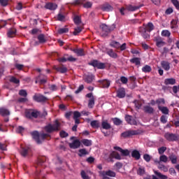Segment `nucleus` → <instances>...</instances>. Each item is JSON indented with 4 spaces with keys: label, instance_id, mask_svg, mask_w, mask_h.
Returning a JSON list of instances; mask_svg holds the SVG:
<instances>
[{
    "label": "nucleus",
    "instance_id": "f257e3e1",
    "mask_svg": "<svg viewBox=\"0 0 179 179\" xmlns=\"http://www.w3.org/2000/svg\"><path fill=\"white\" fill-rule=\"evenodd\" d=\"M47 112H41L36 110V109H26L24 111V115L27 120H34L37 118H45L47 117Z\"/></svg>",
    "mask_w": 179,
    "mask_h": 179
},
{
    "label": "nucleus",
    "instance_id": "f03ea898",
    "mask_svg": "<svg viewBox=\"0 0 179 179\" xmlns=\"http://www.w3.org/2000/svg\"><path fill=\"white\" fill-rule=\"evenodd\" d=\"M31 135L34 139V141L40 145V143H42L43 141H45V139H47L48 141H50L51 139V135L50 134H45V133H38L37 131H34L31 132Z\"/></svg>",
    "mask_w": 179,
    "mask_h": 179
},
{
    "label": "nucleus",
    "instance_id": "7ed1b4c3",
    "mask_svg": "<svg viewBox=\"0 0 179 179\" xmlns=\"http://www.w3.org/2000/svg\"><path fill=\"white\" fill-rule=\"evenodd\" d=\"M115 24H113L110 26H108L106 24H102L100 26V29H101L102 36L107 37L111 33V31H114L115 30Z\"/></svg>",
    "mask_w": 179,
    "mask_h": 179
},
{
    "label": "nucleus",
    "instance_id": "20e7f679",
    "mask_svg": "<svg viewBox=\"0 0 179 179\" xmlns=\"http://www.w3.org/2000/svg\"><path fill=\"white\" fill-rule=\"evenodd\" d=\"M59 127H61V123L58 120H55L53 124H49L45 127V131L48 134H52V132H57L59 131Z\"/></svg>",
    "mask_w": 179,
    "mask_h": 179
},
{
    "label": "nucleus",
    "instance_id": "39448f33",
    "mask_svg": "<svg viewBox=\"0 0 179 179\" xmlns=\"http://www.w3.org/2000/svg\"><path fill=\"white\" fill-rule=\"evenodd\" d=\"M110 47H112V48H115V50H120V51H125L127 50V43H124L121 45L120 42L116 41H112L110 44Z\"/></svg>",
    "mask_w": 179,
    "mask_h": 179
},
{
    "label": "nucleus",
    "instance_id": "423d86ee",
    "mask_svg": "<svg viewBox=\"0 0 179 179\" xmlns=\"http://www.w3.org/2000/svg\"><path fill=\"white\" fill-rule=\"evenodd\" d=\"M110 47H112V48H115V50H120V51H125L127 50V43H124L121 45L120 42L116 41H112L110 44Z\"/></svg>",
    "mask_w": 179,
    "mask_h": 179
},
{
    "label": "nucleus",
    "instance_id": "0eeeda50",
    "mask_svg": "<svg viewBox=\"0 0 179 179\" xmlns=\"http://www.w3.org/2000/svg\"><path fill=\"white\" fill-rule=\"evenodd\" d=\"M89 65L93 66L94 68H97V69H105L106 64L101 63L98 60L94 59L89 63Z\"/></svg>",
    "mask_w": 179,
    "mask_h": 179
},
{
    "label": "nucleus",
    "instance_id": "6e6552de",
    "mask_svg": "<svg viewBox=\"0 0 179 179\" xmlns=\"http://www.w3.org/2000/svg\"><path fill=\"white\" fill-rule=\"evenodd\" d=\"M164 138L169 142H177V141H179L178 135L174 134L173 133H166L164 134Z\"/></svg>",
    "mask_w": 179,
    "mask_h": 179
},
{
    "label": "nucleus",
    "instance_id": "1a4fd4ad",
    "mask_svg": "<svg viewBox=\"0 0 179 179\" xmlns=\"http://www.w3.org/2000/svg\"><path fill=\"white\" fill-rule=\"evenodd\" d=\"M33 99L34 101H36L37 103H45L46 101H48V98L41 94H35L33 96Z\"/></svg>",
    "mask_w": 179,
    "mask_h": 179
},
{
    "label": "nucleus",
    "instance_id": "9d476101",
    "mask_svg": "<svg viewBox=\"0 0 179 179\" xmlns=\"http://www.w3.org/2000/svg\"><path fill=\"white\" fill-rule=\"evenodd\" d=\"M47 76L43 74H39L38 77H36V79L35 80V83H38L39 85H45L47 83Z\"/></svg>",
    "mask_w": 179,
    "mask_h": 179
},
{
    "label": "nucleus",
    "instance_id": "9b49d317",
    "mask_svg": "<svg viewBox=\"0 0 179 179\" xmlns=\"http://www.w3.org/2000/svg\"><path fill=\"white\" fill-rule=\"evenodd\" d=\"M134 135H139V131L137 130H129L121 134L122 138H129Z\"/></svg>",
    "mask_w": 179,
    "mask_h": 179
},
{
    "label": "nucleus",
    "instance_id": "f8f14e48",
    "mask_svg": "<svg viewBox=\"0 0 179 179\" xmlns=\"http://www.w3.org/2000/svg\"><path fill=\"white\" fill-rule=\"evenodd\" d=\"M124 120L127 122V124H129L130 125H138L136 120L134 119V117H133L132 115H126Z\"/></svg>",
    "mask_w": 179,
    "mask_h": 179
},
{
    "label": "nucleus",
    "instance_id": "ddd939ff",
    "mask_svg": "<svg viewBox=\"0 0 179 179\" xmlns=\"http://www.w3.org/2000/svg\"><path fill=\"white\" fill-rule=\"evenodd\" d=\"M113 158L116 159V160H121V155L120 153L113 151L108 159V162H114Z\"/></svg>",
    "mask_w": 179,
    "mask_h": 179
},
{
    "label": "nucleus",
    "instance_id": "4468645a",
    "mask_svg": "<svg viewBox=\"0 0 179 179\" xmlns=\"http://www.w3.org/2000/svg\"><path fill=\"white\" fill-rule=\"evenodd\" d=\"M31 149L29 147H22L20 150V155L22 157H27L31 153Z\"/></svg>",
    "mask_w": 179,
    "mask_h": 179
},
{
    "label": "nucleus",
    "instance_id": "2eb2a0df",
    "mask_svg": "<svg viewBox=\"0 0 179 179\" xmlns=\"http://www.w3.org/2000/svg\"><path fill=\"white\" fill-rule=\"evenodd\" d=\"M116 94H117V97H118V99H124V97H125V88L124 87H120L119 88L117 92H116Z\"/></svg>",
    "mask_w": 179,
    "mask_h": 179
},
{
    "label": "nucleus",
    "instance_id": "dca6fc26",
    "mask_svg": "<svg viewBox=\"0 0 179 179\" xmlns=\"http://www.w3.org/2000/svg\"><path fill=\"white\" fill-rule=\"evenodd\" d=\"M53 69H55L57 72H59L60 73H66V72H68V68H66L64 65H62L58 67H57V66H54Z\"/></svg>",
    "mask_w": 179,
    "mask_h": 179
},
{
    "label": "nucleus",
    "instance_id": "f3484780",
    "mask_svg": "<svg viewBox=\"0 0 179 179\" xmlns=\"http://www.w3.org/2000/svg\"><path fill=\"white\" fill-rule=\"evenodd\" d=\"M58 8V5L55 3H46L45 5V8L48 9L49 10H55Z\"/></svg>",
    "mask_w": 179,
    "mask_h": 179
},
{
    "label": "nucleus",
    "instance_id": "a211bd4d",
    "mask_svg": "<svg viewBox=\"0 0 179 179\" xmlns=\"http://www.w3.org/2000/svg\"><path fill=\"white\" fill-rule=\"evenodd\" d=\"M113 149H115V150H117L118 152H120V153L122 154V156H129V150H122L121 147H118V146H115Z\"/></svg>",
    "mask_w": 179,
    "mask_h": 179
},
{
    "label": "nucleus",
    "instance_id": "6ab92c4d",
    "mask_svg": "<svg viewBox=\"0 0 179 179\" xmlns=\"http://www.w3.org/2000/svg\"><path fill=\"white\" fill-rule=\"evenodd\" d=\"M71 149H78L80 148V141L78 139L74 140L73 143H69Z\"/></svg>",
    "mask_w": 179,
    "mask_h": 179
},
{
    "label": "nucleus",
    "instance_id": "aec40b11",
    "mask_svg": "<svg viewBox=\"0 0 179 179\" xmlns=\"http://www.w3.org/2000/svg\"><path fill=\"white\" fill-rule=\"evenodd\" d=\"M106 54L110 56V58H113L114 59H117V58H118V54L114 52V50L113 49H107Z\"/></svg>",
    "mask_w": 179,
    "mask_h": 179
},
{
    "label": "nucleus",
    "instance_id": "412c9836",
    "mask_svg": "<svg viewBox=\"0 0 179 179\" xmlns=\"http://www.w3.org/2000/svg\"><path fill=\"white\" fill-rule=\"evenodd\" d=\"M101 9L103 12H111V10L114 9V8H113V6H111V5H110L109 3H106L101 6Z\"/></svg>",
    "mask_w": 179,
    "mask_h": 179
},
{
    "label": "nucleus",
    "instance_id": "4be33fe9",
    "mask_svg": "<svg viewBox=\"0 0 179 179\" xmlns=\"http://www.w3.org/2000/svg\"><path fill=\"white\" fill-rule=\"evenodd\" d=\"M141 8H142V5H139V6L129 5L126 6V10L130 12H135V10H138V9H141Z\"/></svg>",
    "mask_w": 179,
    "mask_h": 179
},
{
    "label": "nucleus",
    "instance_id": "5701e85b",
    "mask_svg": "<svg viewBox=\"0 0 179 179\" xmlns=\"http://www.w3.org/2000/svg\"><path fill=\"white\" fill-rule=\"evenodd\" d=\"M71 51H73V52L76 54V55H78V57H85V50L82 48L71 49Z\"/></svg>",
    "mask_w": 179,
    "mask_h": 179
},
{
    "label": "nucleus",
    "instance_id": "b1692460",
    "mask_svg": "<svg viewBox=\"0 0 179 179\" xmlns=\"http://www.w3.org/2000/svg\"><path fill=\"white\" fill-rule=\"evenodd\" d=\"M17 31L16 30V28L10 29L7 32L8 37H10V38L15 37V36H16Z\"/></svg>",
    "mask_w": 179,
    "mask_h": 179
},
{
    "label": "nucleus",
    "instance_id": "393cba45",
    "mask_svg": "<svg viewBox=\"0 0 179 179\" xmlns=\"http://www.w3.org/2000/svg\"><path fill=\"white\" fill-rule=\"evenodd\" d=\"M99 83L101 85V87H102L103 88H108L110 87V80H99Z\"/></svg>",
    "mask_w": 179,
    "mask_h": 179
},
{
    "label": "nucleus",
    "instance_id": "a878e982",
    "mask_svg": "<svg viewBox=\"0 0 179 179\" xmlns=\"http://www.w3.org/2000/svg\"><path fill=\"white\" fill-rule=\"evenodd\" d=\"M131 157L136 160H139L141 159V152L138 150H134L131 152Z\"/></svg>",
    "mask_w": 179,
    "mask_h": 179
},
{
    "label": "nucleus",
    "instance_id": "bb28decb",
    "mask_svg": "<svg viewBox=\"0 0 179 179\" xmlns=\"http://www.w3.org/2000/svg\"><path fill=\"white\" fill-rule=\"evenodd\" d=\"M143 110L144 113H146L147 114H153V113H155V109L150 106H145L143 107Z\"/></svg>",
    "mask_w": 179,
    "mask_h": 179
},
{
    "label": "nucleus",
    "instance_id": "cd10ccee",
    "mask_svg": "<svg viewBox=\"0 0 179 179\" xmlns=\"http://www.w3.org/2000/svg\"><path fill=\"white\" fill-rule=\"evenodd\" d=\"M84 80L85 82H86V83H92V82L94 80V76H93L92 74L85 76L84 77Z\"/></svg>",
    "mask_w": 179,
    "mask_h": 179
},
{
    "label": "nucleus",
    "instance_id": "c85d7f7f",
    "mask_svg": "<svg viewBox=\"0 0 179 179\" xmlns=\"http://www.w3.org/2000/svg\"><path fill=\"white\" fill-rule=\"evenodd\" d=\"M161 66L164 71H170V63L166 61L161 62Z\"/></svg>",
    "mask_w": 179,
    "mask_h": 179
},
{
    "label": "nucleus",
    "instance_id": "c756f323",
    "mask_svg": "<svg viewBox=\"0 0 179 179\" xmlns=\"http://www.w3.org/2000/svg\"><path fill=\"white\" fill-rule=\"evenodd\" d=\"M0 115L6 117V115H10V112H9V110L5 108H0Z\"/></svg>",
    "mask_w": 179,
    "mask_h": 179
},
{
    "label": "nucleus",
    "instance_id": "7c9ffc66",
    "mask_svg": "<svg viewBox=\"0 0 179 179\" xmlns=\"http://www.w3.org/2000/svg\"><path fill=\"white\" fill-rule=\"evenodd\" d=\"M101 127L103 129H111V124H110L107 120H105L101 122Z\"/></svg>",
    "mask_w": 179,
    "mask_h": 179
},
{
    "label": "nucleus",
    "instance_id": "2f4dec72",
    "mask_svg": "<svg viewBox=\"0 0 179 179\" xmlns=\"http://www.w3.org/2000/svg\"><path fill=\"white\" fill-rule=\"evenodd\" d=\"M103 177H104V176H105V177H107V176L108 177H115L116 173H115V172H114L111 170H109V171H106V172L103 171Z\"/></svg>",
    "mask_w": 179,
    "mask_h": 179
},
{
    "label": "nucleus",
    "instance_id": "473e14b6",
    "mask_svg": "<svg viewBox=\"0 0 179 179\" xmlns=\"http://www.w3.org/2000/svg\"><path fill=\"white\" fill-rule=\"evenodd\" d=\"M156 45L158 48H162V47L166 45V42L163 41L161 38L159 39H156Z\"/></svg>",
    "mask_w": 179,
    "mask_h": 179
},
{
    "label": "nucleus",
    "instance_id": "72a5a7b5",
    "mask_svg": "<svg viewBox=\"0 0 179 179\" xmlns=\"http://www.w3.org/2000/svg\"><path fill=\"white\" fill-rule=\"evenodd\" d=\"M47 157L42 156L38 158L37 166H43V163H45Z\"/></svg>",
    "mask_w": 179,
    "mask_h": 179
},
{
    "label": "nucleus",
    "instance_id": "f704fd0d",
    "mask_svg": "<svg viewBox=\"0 0 179 179\" xmlns=\"http://www.w3.org/2000/svg\"><path fill=\"white\" fill-rule=\"evenodd\" d=\"M145 29L148 33H150V31L155 30V25H153V23L152 22H148V24L145 26Z\"/></svg>",
    "mask_w": 179,
    "mask_h": 179
},
{
    "label": "nucleus",
    "instance_id": "c9c22d12",
    "mask_svg": "<svg viewBox=\"0 0 179 179\" xmlns=\"http://www.w3.org/2000/svg\"><path fill=\"white\" fill-rule=\"evenodd\" d=\"M130 62L131 64H135L136 66L141 65V58L139 57H134L130 59Z\"/></svg>",
    "mask_w": 179,
    "mask_h": 179
},
{
    "label": "nucleus",
    "instance_id": "e433bc0d",
    "mask_svg": "<svg viewBox=\"0 0 179 179\" xmlns=\"http://www.w3.org/2000/svg\"><path fill=\"white\" fill-rule=\"evenodd\" d=\"M168 160H169V158L167 157V156L163 155L159 157V161L157 162V163L158 164H162V162L166 163Z\"/></svg>",
    "mask_w": 179,
    "mask_h": 179
},
{
    "label": "nucleus",
    "instance_id": "4c0bfd02",
    "mask_svg": "<svg viewBox=\"0 0 179 179\" xmlns=\"http://www.w3.org/2000/svg\"><path fill=\"white\" fill-rule=\"evenodd\" d=\"M78 152H79L78 156L80 157H83V156H86V155H89V152H87V150H86V149L85 148L80 149Z\"/></svg>",
    "mask_w": 179,
    "mask_h": 179
},
{
    "label": "nucleus",
    "instance_id": "58836bf2",
    "mask_svg": "<svg viewBox=\"0 0 179 179\" xmlns=\"http://www.w3.org/2000/svg\"><path fill=\"white\" fill-rule=\"evenodd\" d=\"M164 85H176V79L174 78H166L164 80Z\"/></svg>",
    "mask_w": 179,
    "mask_h": 179
},
{
    "label": "nucleus",
    "instance_id": "ea45409f",
    "mask_svg": "<svg viewBox=\"0 0 179 179\" xmlns=\"http://www.w3.org/2000/svg\"><path fill=\"white\" fill-rule=\"evenodd\" d=\"M90 125L92 128H100V122L99 120H93L91 122Z\"/></svg>",
    "mask_w": 179,
    "mask_h": 179
},
{
    "label": "nucleus",
    "instance_id": "a19ab883",
    "mask_svg": "<svg viewBox=\"0 0 179 179\" xmlns=\"http://www.w3.org/2000/svg\"><path fill=\"white\" fill-rule=\"evenodd\" d=\"M159 110L162 111V114L167 115L169 114V108L166 106H158Z\"/></svg>",
    "mask_w": 179,
    "mask_h": 179
},
{
    "label": "nucleus",
    "instance_id": "79ce46f5",
    "mask_svg": "<svg viewBox=\"0 0 179 179\" xmlns=\"http://www.w3.org/2000/svg\"><path fill=\"white\" fill-rule=\"evenodd\" d=\"M112 121L114 125L120 126L121 124H122V120L118 117L112 118Z\"/></svg>",
    "mask_w": 179,
    "mask_h": 179
},
{
    "label": "nucleus",
    "instance_id": "37998d69",
    "mask_svg": "<svg viewBox=\"0 0 179 179\" xmlns=\"http://www.w3.org/2000/svg\"><path fill=\"white\" fill-rule=\"evenodd\" d=\"M73 22L75 24L79 25L82 23V17L79 15H76L73 18Z\"/></svg>",
    "mask_w": 179,
    "mask_h": 179
},
{
    "label": "nucleus",
    "instance_id": "c03bdc74",
    "mask_svg": "<svg viewBox=\"0 0 179 179\" xmlns=\"http://www.w3.org/2000/svg\"><path fill=\"white\" fill-rule=\"evenodd\" d=\"M142 72H144V73H149V72H152V67L149 65H145L142 68Z\"/></svg>",
    "mask_w": 179,
    "mask_h": 179
},
{
    "label": "nucleus",
    "instance_id": "a18cd8bd",
    "mask_svg": "<svg viewBox=\"0 0 179 179\" xmlns=\"http://www.w3.org/2000/svg\"><path fill=\"white\" fill-rule=\"evenodd\" d=\"M133 103H134L136 108H137V110H141V107H142V103L141 102V101L135 99L133 101Z\"/></svg>",
    "mask_w": 179,
    "mask_h": 179
},
{
    "label": "nucleus",
    "instance_id": "49530a36",
    "mask_svg": "<svg viewBox=\"0 0 179 179\" xmlns=\"http://www.w3.org/2000/svg\"><path fill=\"white\" fill-rule=\"evenodd\" d=\"M169 159H170L172 164H177V156H176V155L171 154L169 156Z\"/></svg>",
    "mask_w": 179,
    "mask_h": 179
},
{
    "label": "nucleus",
    "instance_id": "de8ad7c7",
    "mask_svg": "<svg viewBox=\"0 0 179 179\" xmlns=\"http://www.w3.org/2000/svg\"><path fill=\"white\" fill-rule=\"evenodd\" d=\"M159 164L158 169L159 170H161L162 171H164V173H167V171H169V168L167 166L162 164Z\"/></svg>",
    "mask_w": 179,
    "mask_h": 179
},
{
    "label": "nucleus",
    "instance_id": "09e8293b",
    "mask_svg": "<svg viewBox=\"0 0 179 179\" xmlns=\"http://www.w3.org/2000/svg\"><path fill=\"white\" fill-rule=\"evenodd\" d=\"M155 176H157L160 179H168L169 178L166 175L162 174V173L155 171Z\"/></svg>",
    "mask_w": 179,
    "mask_h": 179
},
{
    "label": "nucleus",
    "instance_id": "8fccbe9b",
    "mask_svg": "<svg viewBox=\"0 0 179 179\" xmlns=\"http://www.w3.org/2000/svg\"><path fill=\"white\" fill-rule=\"evenodd\" d=\"M38 40L39 41V43L44 44V43H45V41H47V40H45V36H44V34H40L38 36Z\"/></svg>",
    "mask_w": 179,
    "mask_h": 179
},
{
    "label": "nucleus",
    "instance_id": "3c124183",
    "mask_svg": "<svg viewBox=\"0 0 179 179\" xmlns=\"http://www.w3.org/2000/svg\"><path fill=\"white\" fill-rule=\"evenodd\" d=\"M69 31V29L64 27L60 28L57 30L58 34H64V33H68Z\"/></svg>",
    "mask_w": 179,
    "mask_h": 179
},
{
    "label": "nucleus",
    "instance_id": "603ef678",
    "mask_svg": "<svg viewBox=\"0 0 179 179\" xmlns=\"http://www.w3.org/2000/svg\"><path fill=\"white\" fill-rule=\"evenodd\" d=\"M88 107L89 108H93V107H94V96H92V98L89 99Z\"/></svg>",
    "mask_w": 179,
    "mask_h": 179
},
{
    "label": "nucleus",
    "instance_id": "864d4df0",
    "mask_svg": "<svg viewBox=\"0 0 179 179\" xmlns=\"http://www.w3.org/2000/svg\"><path fill=\"white\" fill-rule=\"evenodd\" d=\"M81 142L84 145V146H92V141H91V140L83 139L81 141Z\"/></svg>",
    "mask_w": 179,
    "mask_h": 179
},
{
    "label": "nucleus",
    "instance_id": "5fc2aeb1",
    "mask_svg": "<svg viewBox=\"0 0 179 179\" xmlns=\"http://www.w3.org/2000/svg\"><path fill=\"white\" fill-rule=\"evenodd\" d=\"M162 37H170L171 33L169 30H163L161 33Z\"/></svg>",
    "mask_w": 179,
    "mask_h": 179
},
{
    "label": "nucleus",
    "instance_id": "6e6d98bb",
    "mask_svg": "<svg viewBox=\"0 0 179 179\" xmlns=\"http://www.w3.org/2000/svg\"><path fill=\"white\" fill-rule=\"evenodd\" d=\"M10 82H11V83H15V85H19L20 83V80L13 76L10 78Z\"/></svg>",
    "mask_w": 179,
    "mask_h": 179
},
{
    "label": "nucleus",
    "instance_id": "4d7b16f0",
    "mask_svg": "<svg viewBox=\"0 0 179 179\" xmlns=\"http://www.w3.org/2000/svg\"><path fill=\"white\" fill-rule=\"evenodd\" d=\"M82 31V28L81 27H77L76 28L74 29V31L73 32V36H78L79 33Z\"/></svg>",
    "mask_w": 179,
    "mask_h": 179
},
{
    "label": "nucleus",
    "instance_id": "13d9d810",
    "mask_svg": "<svg viewBox=\"0 0 179 179\" xmlns=\"http://www.w3.org/2000/svg\"><path fill=\"white\" fill-rule=\"evenodd\" d=\"M19 95L22 97H27V91L26 90H20L19 91Z\"/></svg>",
    "mask_w": 179,
    "mask_h": 179
},
{
    "label": "nucleus",
    "instance_id": "bf43d9fd",
    "mask_svg": "<svg viewBox=\"0 0 179 179\" xmlns=\"http://www.w3.org/2000/svg\"><path fill=\"white\" fill-rule=\"evenodd\" d=\"M145 173V168L139 167L138 169L137 170V174L138 176H143Z\"/></svg>",
    "mask_w": 179,
    "mask_h": 179
},
{
    "label": "nucleus",
    "instance_id": "052dcab7",
    "mask_svg": "<svg viewBox=\"0 0 179 179\" xmlns=\"http://www.w3.org/2000/svg\"><path fill=\"white\" fill-rule=\"evenodd\" d=\"M17 134H23L24 132V127L22 126H18L16 129Z\"/></svg>",
    "mask_w": 179,
    "mask_h": 179
},
{
    "label": "nucleus",
    "instance_id": "680f3d73",
    "mask_svg": "<svg viewBox=\"0 0 179 179\" xmlns=\"http://www.w3.org/2000/svg\"><path fill=\"white\" fill-rule=\"evenodd\" d=\"M166 150H167V148L166 147H161L159 148H158V153L159 155H163V153H164V152H166Z\"/></svg>",
    "mask_w": 179,
    "mask_h": 179
},
{
    "label": "nucleus",
    "instance_id": "e2e57ef3",
    "mask_svg": "<svg viewBox=\"0 0 179 179\" xmlns=\"http://www.w3.org/2000/svg\"><path fill=\"white\" fill-rule=\"evenodd\" d=\"M171 3L175 6V8L179 10V1L178 0H171Z\"/></svg>",
    "mask_w": 179,
    "mask_h": 179
},
{
    "label": "nucleus",
    "instance_id": "0e129e2a",
    "mask_svg": "<svg viewBox=\"0 0 179 179\" xmlns=\"http://www.w3.org/2000/svg\"><path fill=\"white\" fill-rule=\"evenodd\" d=\"M92 6H93V3L90 1H87L83 4V7L87 9H89V8H92Z\"/></svg>",
    "mask_w": 179,
    "mask_h": 179
},
{
    "label": "nucleus",
    "instance_id": "69168bd1",
    "mask_svg": "<svg viewBox=\"0 0 179 179\" xmlns=\"http://www.w3.org/2000/svg\"><path fill=\"white\" fill-rule=\"evenodd\" d=\"M160 122L162 124H166L167 122V117L164 115H162L160 117Z\"/></svg>",
    "mask_w": 179,
    "mask_h": 179
},
{
    "label": "nucleus",
    "instance_id": "338daca9",
    "mask_svg": "<svg viewBox=\"0 0 179 179\" xmlns=\"http://www.w3.org/2000/svg\"><path fill=\"white\" fill-rule=\"evenodd\" d=\"M143 159L145 161L147 162V163H149V162H150L152 158L150 157V155H149V154H145L143 155Z\"/></svg>",
    "mask_w": 179,
    "mask_h": 179
},
{
    "label": "nucleus",
    "instance_id": "774afa93",
    "mask_svg": "<svg viewBox=\"0 0 179 179\" xmlns=\"http://www.w3.org/2000/svg\"><path fill=\"white\" fill-rule=\"evenodd\" d=\"M81 177L83 179H90V178L89 177V176H87V174H86V172L85 171H81Z\"/></svg>",
    "mask_w": 179,
    "mask_h": 179
}]
</instances>
